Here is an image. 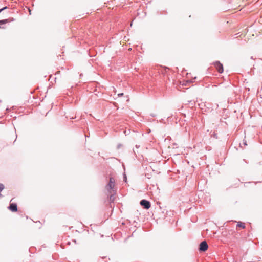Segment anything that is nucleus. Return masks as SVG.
I'll return each instance as SVG.
<instances>
[{
  "instance_id": "f257e3e1",
  "label": "nucleus",
  "mask_w": 262,
  "mask_h": 262,
  "mask_svg": "<svg viewBox=\"0 0 262 262\" xmlns=\"http://www.w3.org/2000/svg\"><path fill=\"white\" fill-rule=\"evenodd\" d=\"M115 183L116 180L115 178L112 177H110L108 183L105 186V189L107 191L108 194L116 192V190L115 189Z\"/></svg>"
},
{
  "instance_id": "f03ea898",
  "label": "nucleus",
  "mask_w": 262,
  "mask_h": 262,
  "mask_svg": "<svg viewBox=\"0 0 262 262\" xmlns=\"http://www.w3.org/2000/svg\"><path fill=\"white\" fill-rule=\"evenodd\" d=\"M214 67L219 73H222L224 71L223 64L219 61H217L214 63Z\"/></svg>"
},
{
  "instance_id": "20e7f679",
  "label": "nucleus",
  "mask_w": 262,
  "mask_h": 262,
  "mask_svg": "<svg viewBox=\"0 0 262 262\" xmlns=\"http://www.w3.org/2000/svg\"><path fill=\"white\" fill-rule=\"evenodd\" d=\"M140 205L142 206L145 209H148L150 206V203L149 201L146 200H142L140 203Z\"/></svg>"
},
{
  "instance_id": "7ed1b4c3",
  "label": "nucleus",
  "mask_w": 262,
  "mask_h": 262,
  "mask_svg": "<svg viewBox=\"0 0 262 262\" xmlns=\"http://www.w3.org/2000/svg\"><path fill=\"white\" fill-rule=\"evenodd\" d=\"M208 248V244L205 241L202 242L200 244L199 250L200 251H205Z\"/></svg>"
},
{
  "instance_id": "39448f33",
  "label": "nucleus",
  "mask_w": 262,
  "mask_h": 262,
  "mask_svg": "<svg viewBox=\"0 0 262 262\" xmlns=\"http://www.w3.org/2000/svg\"><path fill=\"white\" fill-rule=\"evenodd\" d=\"M9 208L12 212H16L17 210V204L15 203H11L10 204Z\"/></svg>"
},
{
  "instance_id": "9b49d317",
  "label": "nucleus",
  "mask_w": 262,
  "mask_h": 262,
  "mask_svg": "<svg viewBox=\"0 0 262 262\" xmlns=\"http://www.w3.org/2000/svg\"><path fill=\"white\" fill-rule=\"evenodd\" d=\"M6 8H7V7H4V8H2V9H0V13H1V12L3 10H4L5 9H6Z\"/></svg>"
},
{
  "instance_id": "6e6552de",
  "label": "nucleus",
  "mask_w": 262,
  "mask_h": 262,
  "mask_svg": "<svg viewBox=\"0 0 262 262\" xmlns=\"http://www.w3.org/2000/svg\"><path fill=\"white\" fill-rule=\"evenodd\" d=\"M116 193H112L111 194H109L110 195V200L111 202H113L114 201V194Z\"/></svg>"
},
{
  "instance_id": "0eeeda50",
  "label": "nucleus",
  "mask_w": 262,
  "mask_h": 262,
  "mask_svg": "<svg viewBox=\"0 0 262 262\" xmlns=\"http://www.w3.org/2000/svg\"><path fill=\"white\" fill-rule=\"evenodd\" d=\"M8 22V19H4L0 20V25L5 24Z\"/></svg>"
},
{
  "instance_id": "1a4fd4ad",
  "label": "nucleus",
  "mask_w": 262,
  "mask_h": 262,
  "mask_svg": "<svg viewBox=\"0 0 262 262\" xmlns=\"http://www.w3.org/2000/svg\"><path fill=\"white\" fill-rule=\"evenodd\" d=\"M211 137H213L214 138L217 139V134L215 132H214L211 134Z\"/></svg>"
},
{
  "instance_id": "423d86ee",
  "label": "nucleus",
  "mask_w": 262,
  "mask_h": 262,
  "mask_svg": "<svg viewBox=\"0 0 262 262\" xmlns=\"http://www.w3.org/2000/svg\"><path fill=\"white\" fill-rule=\"evenodd\" d=\"M237 227H241L242 229H244L245 228V223L241 222H238L237 224Z\"/></svg>"
},
{
  "instance_id": "9d476101",
  "label": "nucleus",
  "mask_w": 262,
  "mask_h": 262,
  "mask_svg": "<svg viewBox=\"0 0 262 262\" xmlns=\"http://www.w3.org/2000/svg\"><path fill=\"white\" fill-rule=\"evenodd\" d=\"M118 96L119 97H120V96H122L123 95V93H119L118 94Z\"/></svg>"
}]
</instances>
